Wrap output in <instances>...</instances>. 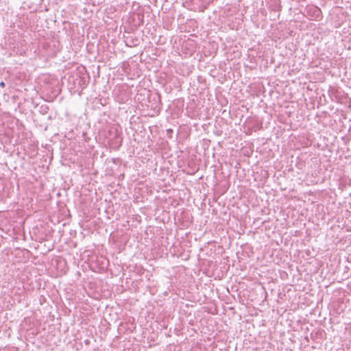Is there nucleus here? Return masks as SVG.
<instances>
[{"label":"nucleus","mask_w":351,"mask_h":351,"mask_svg":"<svg viewBox=\"0 0 351 351\" xmlns=\"http://www.w3.org/2000/svg\"><path fill=\"white\" fill-rule=\"evenodd\" d=\"M311 12H313V16H315V19L319 17L321 15V10L317 7H313L310 8L308 10V14H310Z\"/></svg>","instance_id":"f257e3e1"},{"label":"nucleus","mask_w":351,"mask_h":351,"mask_svg":"<svg viewBox=\"0 0 351 351\" xmlns=\"http://www.w3.org/2000/svg\"><path fill=\"white\" fill-rule=\"evenodd\" d=\"M122 141V138L119 136V134L116 135V143L119 144V145H121Z\"/></svg>","instance_id":"f03ea898"},{"label":"nucleus","mask_w":351,"mask_h":351,"mask_svg":"<svg viewBox=\"0 0 351 351\" xmlns=\"http://www.w3.org/2000/svg\"><path fill=\"white\" fill-rule=\"evenodd\" d=\"M0 86H1V87H2V88H3V87L5 86V83H4L3 82H1L0 83Z\"/></svg>","instance_id":"7ed1b4c3"}]
</instances>
